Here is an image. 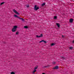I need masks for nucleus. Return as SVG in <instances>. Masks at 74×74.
Listing matches in <instances>:
<instances>
[{"instance_id": "nucleus-15", "label": "nucleus", "mask_w": 74, "mask_h": 74, "mask_svg": "<svg viewBox=\"0 0 74 74\" xmlns=\"http://www.w3.org/2000/svg\"><path fill=\"white\" fill-rule=\"evenodd\" d=\"M24 28L25 29H27L28 28V27H27V26H24Z\"/></svg>"}, {"instance_id": "nucleus-16", "label": "nucleus", "mask_w": 74, "mask_h": 74, "mask_svg": "<svg viewBox=\"0 0 74 74\" xmlns=\"http://www.w3.org/2000/svg\"><path fill=\"white\" fill-rule=\"evenodd\" d=\"M18 34H19V32L17 31L16 32V35H18Z\"/></svg>"}, {"instance_id": "nucleus-19", "label": "nucleus", "mask_w": 74, "mask_h": 74, "mask_svg": "<svg viewBox=\"0 0 74 74\" xmlns=\"http://www.w3.org/2000/svg\"><path fill=\"white\" fill-rule=\"evenodd\" d=\"M36 37H37V38H40V36H38V35H36Z\"/></svg>"}, {"instance_id": "nucleus-3", "label": "nucleus", "mask_w": 74, "mask_h": 74, "mask_svg": "<svg viewBox=\"0 0 74 74\" xmlns=\"http://www.w3.org/2000/svg\"><path fill=\"white\" fill-rule=\"evenodd\" d=\"M39 9V8L38 7H37V5H35L34 6V9L35 10H37Z\"/></svg>"}, {"instance_id": "nucleus-25", "label": "nucleus", "mask_w": 74, "mask_h": 74, "mask_svg": "<svg viewBox=\"0 0 74 74\" xmlns=\"http://www.w3.org/2000/svg\"><path fill=\"white\" fill-rule=\"evenodd\" d=\"M73 43H74V40L73 41Z\"/></svg>"}, {"instance_id": "nucleus-10", "label": "nucleus", "mask_w": 74, "mask_h": 74, "mask_svg": "<svg viewBox=\"0 0 74 74\" xmlns=\"http://www.w3.org/2000/svg\"><path fill=\"white\" fill-rule=\"evenodd\" d=\"M36 71H37V70H36L34 69V70L32 72V73H33V74H34V73L35 72H36Z\"/></svg>"}, {"instance_id": "nucleus-1", "label": "nucleus", "mask_w": 74, "mask_h": 74, "mask_svg": "<svg viewBox=\"0 0 74 74\" xmlns=\"http://www.w3.org/2000/svg\"><path fill=\"white\" fill-rule=\"evenodd\" d=\"M14 17H16V18H18L20 19H22V20H23V18H20V17H19L18 16V15H16L14 14Z\"/></svg>"}, {"instance_id": "nucleus-21", "label": "nucleus", "mask_w": 74, "mask_h": 74, "mask_svg": "<svg viewBox=\"0 0 74 74\" xmlns=\"http://www.w3.org/2000/svg\"><path fill=\"white\" fill-rule=\"evenodd\" d=\"M4 2H2L1 3V5H3V4H4Z\"/></svg>"}, {"instance_id": "nucleus-23", "label": "nucleus", "mask_w": 74, "mask_h": 74, "mask_svg": "<svg viewBox=\"0 0 74 74\" xmlns=\"http://www.w3.org/2000/svg\"><path fill=\"white\" fill-rule=\"evenodd\" d=\"M27 7H29V5H27L26 6Z\"/></svg>"}, {"instance_id": "nucleus-18", "label": "nucleus", "mask_w": 74, "mask_h": 74, "mask_svg": "<svg viewBox=\"0 0 74 74\" xmlns=\"http://www.w3.org/2000/svg\"><path fill=\"white\" fill-rule=\"evenodd\" d=\"M45 3H43L41 5L42 6H44V5H45Z\"/></svg>"}, {"instance_id": "nucleus-14", "label": "nucleus", "mask_w": 74, "mask_h": 74, "mask_svg": "<svg viewBox=\"0 0 74 74\" xmlns=\"http://www.w3.org/2000/svg\"><path fill=\"white\" fill-rule=\"evenodd\" d=\"M37 68H38V66H36L34 68V70H36V69H37Z\"/></svg>"}, {"instance_id": "nucleus-2", "label": "nucleus", "mask_w": 74, "mask_h": 74, "mask_svg": "<svg viewBox=\"0 0 74 74\" xmlns=\"http://www.w3.org/2000/svg\"><path fill=\"white\" fill-rule=\"evenodd\" d=\"M13 11L14 12L15 14H17V15H20L19 13L18 12H17V11H16V10H13Z\"/></svg>"}, {"instance_id": "nucleus-5", "label": "nucleus", "mask_w": 74, "mask_h": 74, "mask_svg": "<svg viewBox=\"0 0 74 74\" xmlns=\"http://www.w3.org/2000/svg\"><path fill=\"white\" fill-rule=\"evenodd\" d=\"M12 32H15L16 31V29L13 28L12 29Z\"/></svg>"}, {"instance_id": "nucleus-17", "label": "nucleus", "mask_w": 74, "mask_h": 74, "mask_svg": "<svg viewBox=\"0 0 74 74\" xmlns=\"http://www.w3.org/2000/svg\"><path fill=\"white\" fill-rule=\"evenodd\" d=\"M69 49H73V47H69Z\"/></svg>"}, {"instance_id": "nucleus-4", "label": "nucleus", "mask_w": 74, "mask_h": 74, "mask_svg": "<svg viewBox=\"0 0 74 74\" xmlns=\"http://www.w3.org/2000/svg\"><path fill=\"white\" fill-rule=\"evenodd\" d=\"M13 28H14V29L16 30V29H18V26L16 25H14L13 26Z\"/></svg>"}, {"instance_id": "nucleus-12", "label": "nucleus", "mask_w": 74, "mask_h": 74, "mask_svg": "<svg viewBox=\"0 0 74 74\" xmlns=\"http://www.w3.org/2000/svg\"><path fill=\"white\" fill-rule=\"evenodd\" d=\"M10 74H15V72H12L10 73Z\"/></svg>"}, {"instance_id": "nucleus-20", "label": "nucleus", "mask_w": 74, "mask_h": 74, "mask_svg": "<svg viewBox=\"0 0 74 74\" xmlns=\"http://www.w3.org/2000/svg\"><path fill=\"white\" fill-rule=\"evenodd\" d=\"M55 43H52L51 44V46H53V45H55Z\"/></svg>"}, {"instance_id": "nucleus-24", "label": "nucleus", "mask_w": 74, "mask_h": 74, "mask_svg": "<svg viewBox=\"0 0 74 74\" xmlns=\"http://www.w3.org/2000/svg\"><path fill=\"white\" fill-rule=\"evenodd\" d=\"M62 37H64V36H63V35H62Z\"/></svg>"}, {"instance_id": "nucleus-9", "label": "nucleus", "mask_w": 74, "mask_h": 74, "mask_svg": "<svg viewBox=\"0 0 74 74\" xmlns=\"http://www.w3.org/2000/svg\"><path fill=\"white\" fill-rule=\"evenodd\" d=\"M73 19H70V20H69V22L71 23H72V22H73Z\"/></svg>"}, {"instance_id": "nucleus-7", "label": "nucleus", "mask_w": 74, "mask_h": 74, "mask_svg": "<svg viewBox=\"0 0 74 74\" xmlns=\"http://www.w3.org/2000/svg\"><path fill=\"white\" fill-rule=\"evenodd\" d=\"M44 42L45 43H47V41H44V40H42L39 42Z\"/></svg>"}, {"instance_id": "nucleus-11", "label": "nucleus", "mask_w": 74, "mask_h": 74, "mask_svg": "<svg viewBox=\"0 0 74 74\" xmlns=\"http://www.w3.org/2000/svg\"><path fill=\"white\" fill-rule=\"evenodd\" d=\"M57 16H54L53 18L54 19H55V20L57 19Z\"/></svg>"}, {"instance_id": "nucleus-6", "label": "nucleus", "mask_w": 74, "mask_h": 74, "mask_svg": "<svg viewBox=\"0 0 74 74\" xmlns=\"http://www.w3.org/2000/svg\"><path fill=\"white\" fill-rule=\"evenodd\" d=\"M56 25L59 28V27H60V24L58 23H56Z\"/></svg>"}, {"instance_id": "nucleus-8", "label": "nucleus", "mask_w": 74, "mask_h": 74, "mask_svg": "<svg viewBox=\"0 0 74 74\" xmlns=\"http://www.w3.org/2000/svg\"><path fill=\"white\" fill-rule=\"evenodd\" d=\"M59 69V67L58 66H56L53 68V69Z\"/></svg>"}, {"instance_id": "nucleus-22", "label": "nucleus", "mask_w": 74, "mask_h": 74, "mask_svg": "<svg viewBox=\"0 0 74 74\" xmlns=\"http://www.w3.org/2000/svg\"><path fill=\"white\" fill-rule=\"evenodd\" d=\"M55 63H56V62H53V64H55Z\"/></svg>"}, {"instance_id": "nucleus-13", "label": "nucleus", "mask_w": 74, "mask_h": 74, "mask_svg": "<svg viewBox=\"0 0 74 74\" xmlns=\"http://www.w3.org/2000/svg\"><path fill=\"white\" fill-rule=\"evenodd\" d=\"M43 36V34H41L40 35V36H39L40 37H42Z\"/></svg>"}]
</instances>
